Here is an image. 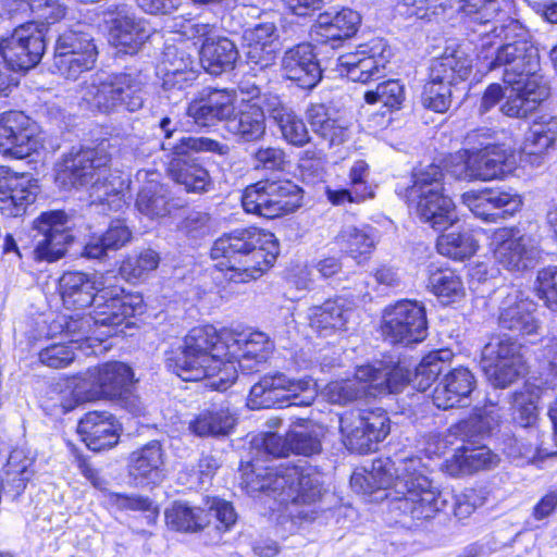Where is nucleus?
Masks as SVG:
<instances>
[{"label": "nucleus", "instance_id": "f257e3e1", "mask_svg": "<svg viewBox=\"0 0 557 557\" xmlns=\"http://www.w3.org/2000/svg\"><path fill=\"white\" fill-rule=\"evenodd\" d=\"M393 478L389 461L373 462L372 471L364 480L372 488L392 487L396 494L395 507L412 520H429L448 505V494L442 493L424 474L421 459L405 458L395 468Z\"/></svg>", "mask_w": 557, "mask_h": 557}, {"label": "nucleus", "instance_id": "f03ea898", "mask_svg": "<svg viewBox=\"0 0 557 557\" xmlns=\"http://www.w3.org/2000/svg\"><path fill=\"white\" fill-rule=\"evenodd\" d=\"M113 275L65 272L60 278V294L69 309L94 305L96 322L122 324L128 317L141 313L140 296L125 294Z\"/></svg>", "mask_w": 557, "mask_h": 557}, {"label": "nucleus", "instance_id": "7ed1b4c3", "mask_svg": "<svg viewBox=\"0 0 557 557\" xmlns=\"http://www.w3.org/2000/svg\"><path fill=\"white\" fill-rule=\"evenodd\" d=\"M227 347L222 330L212 325L191 329L182 348L166 358V367L183 381L212 379L211 386L226 389L237 379L233 362H225Z\"/></svg>", "mask_w": 557, "mask_h": 557}, {"label": "nucleus", "instance_id": "20e7f679", "mask_svg": "<svg viewBox=\"0 0 557 557\" xmlns=\"http://www.w3.org/2000/svg\"><path fill=\"white\" fill-rule=\"evenodd\" d=\"M280 253L273 233L257 227L238 228L219 237L211 248L216 268L226 271V278L246 283L260 277L273 265Z\"/></svg>", "mask_w": 557, "mask_h": 557}, {"label": "nucleus", "instance_id": "39448f33", "mask_svg": "<svg viewBox=\"0 0 557 557\" xmlns=\"http://www.w3.org/2000/svg\"><path fill=\"white\" fill-rule=\"evenodd\" d=\"M251 473L246 482L253 491L273 495L288 506V512L299 520H314L320 512L322 497L321 474L311 466H286L276 470L267 467L264 473L257 472V461L251 463Z\"/></svg>", "mask_w": 557, "mask_h": 557}, {"label": "nucleus", "instance_id": "423d86ee", "mask_svg": "<svg viewBox=\"0 0 557 557\" xmlns=\"http://www.w3.org/2000/svg\"><path fill=\"white\" fill-rule=\"evenodd\" d=\"M110 161L102 147L73 149L58 163L55 182L64 189L87 188L95 200L119 209L127 185L119 171L110 169Z\"/></svg>", "mask_w": 557, "mask_h": 557}, {"label": "nucleus", "instance_id": "0eeeda50", "mask_svg": "<svg viewBox=\"0 0 557 557\" xmlns=\"http://www.w3.org/2000/svg\"><path fill=\"white\" fill-rule=\"evenodd\" d=\"M494 23L495 21L491 23V28L482 32L476 28V33L481 36L482 49L494 45L490 40L491 36L499 39L502 44L487 69L488 71L503 69V81L506 84L519 83L518 77L537 70V51L529 40V32L519 21L508 17L499 26Z\"/></svg>", "mask_w": 557, "mask_h": 557}, {"label": "nucleus", "instance_id": "6e6552de", "mask_svg": "<svg viewBox=\"0 0 557 557\" xmlns=\"http://www.w3.org/2000/svg\"><path fill=\"white\" fill-rule=\"evenodd\" d=\"M162 150L169 152L168 171L171 178L184 186L188 193H206L212 185L209 171L193 153L212 152L227 156L230 146L209 137L182 136L175 143H164Z\"/></svg>", "mask_w": 557, "mask_h": 557}, {"label": "nucleus", "instance_id": "1a4fd4ad", "mask_svg": "<svg viewBox=\"0 0 557 557\" xmlns=\"http://www.w3.org/2000/svg\"><path fill=\"white\" fill-rule=\"evenodd\" d=\"M90 110L111 113L121 109L136 112L145 103L144 83L131 73H96L79 89Z\"/></svg>", "mask_w": 557, "mask_h": 557}, {"label": "nucleus", "instance_id": "9d476101", "mask_svg": "<svg viewBox=\"0 0 557 557\" xmlns=\"http://www.w3.org/2000/svg\"><path fill=\"white\" fill-rule=\"evenodd\" d=\"M301 202V188L289 180H261L247 186L242 196V205L247 213L267 219L289 214Z\"/></svg>", "mask_w": 557, "mask_h": 557}, {"label": "nucleus", "instance_id": "9b49d317", "mask_svg": "<svg viewBox=\"0 0 557 557\" xmlns=\"http://www.w3.org/2000/svg\"><path fill=\"white\" fill-rule=\"evenodd\" d=\"M318 395L311 377L292 380L283 373L263 376L250 388L248 405L251 409L293 406H310Z\"/></svg>", "mask_w": 557, "mask_h": 557}, {"label": "nucleus", "instance_id": "f8f14e48", "mask_svg": "<svg viewBox=\"0 0 557 557\" xmlns=\"http://www.w3.org/2000/svg\"><path fill=\"white\" fill-rule=\"evenodd\" d=\"M470 72L471 61L463 52L454 51L434 59L421 96L423 106L435 112L447 111L451 103V86L467 79Z\"/></svg>", "mask_w": 557, "mask_h": 557}, {"label": "nucleus", "instance_id": "ddd939ff", "mask_svg": "<svg viewBox=\"0 0 557 557\" xmlns=\"http://www.w3.org/2000/svg\"><path fill=\"white\" fill-rule=\"evenodd\" d=\"M97 58L98 50L88 27L77 24L58 37L52 67L60 76L76 81L95 67Z\"/></svg>", "mask_w": 557, "mask_h": 557}, {"label": "nucleus", "instance_id": "4468645a", "mask_svg": "<svg viewBox=\"0 0 557 557\" xmlns=\"http://www.w3.org/2000/svg\"><path fill=\"white\" fill-rule=\"evenodd\" d=\"M381 334L389 344L408 346L422 342L428 334L424 306L408 299L386 306L382 312Z\"/></svg>", "mask_w": 557, "mask_h": 557}, {"label": "nucleus", "instance_id": "2eb2a0df", "mask_svg": "<svg viewBox=\"0 0 557 557\" xmlns=\"http://www.w3.org/2000/svg\"><path fill=\"white\" fill-rule=\"evenodd\" d=\"M207 508L193 506L187 502H174L164 512L170 529L180 532H198L205 529L214 517L216 529L228 531L236 522L237 515L231 503L213 498Z\"/></svg>", "mask_w": 557, "mask_h": 557}, {"label": "nucleus", "instance_id": "dca6fc26", "mask_svg": "<svg viewBox=\"0 0 557 557\" xmlns=\"http://www.w3.org/2000/svg\"><path fill=\"white\" fill-rule=\"evenodd\" d=\"M74 221L62 210L41 212L33 221L34 256L38 261L53 262L62 258L74 239Z\"/></svg>", "mask_w": 557, "mask_h": 557}, {"label": "nucleus", "instance_id": "f3484780", "mask_svg": "<svg viewBox=\"0 0 557 557\" xmlns=\"http://www.w3.org/2000/svg\"><path fill=\"white\" fill-rule=\"evenodd\" d=\"M392 58V49L382 38H375L355 51L341 54L333 62V70L339 76L366 84L383 76Z\"/></svg>", "mask_w": 557, "mask_h": 557}, {"label": "nucleus", "instance_id": "a211bd4d", "mask_svg": "<svg viewBox=\"0 0 557 557\" xmlns=\"http://www.w3.org/2000/svg\"><path fill=\"white\" fill-rule=\"evenodd\" d=\"M46 23L29 22L16 27L1 39L0 54L13 70H29L37 65L46 50Z\"/></svg>", "mask_w": 557, "mask_h": 557}, {"label": "nucleus", "instance_id": "6ab92c4d", "mask_svg": "<svg viewBox=\"0 0 557 557\" xmlns=\"http://www.w3.org/2000/svg\"><path fill=\"white\" fill-rule=\"evenodd\" d=\"M484 422L482 419H471L462 421L455 425L454 433L462 436V441L467 443L458 448L450 459L446 461V469L450 475H466L480 470H488L496 467L499 462L498 455L494 454L485 445L474 446L472 441V430L483 432Z\"/></svg>", "mask_w": 557, "mask_h": 557}, {"label": "nucleus", "instance_id": "aec40b11", "mask_svg": "<svg viewBox=\"0 0 557 557\" xmlns=\"http://www.w3.org/2000/svg\"><path fill=\"white\" fill-rule=\"evenodd\" d=\"M38 126L21 111L0 115V153L13 159H24L41 148Z\"/></svg>", "mask_w": 557, "mask_h": 557}, {"label": "nucleus", "instance_id": "412c9836", "mask_svg": "<svg viewBox=\"0 0 557 557\" xmlns=\"http://www.w3.org/2000/svg\"><path fill=\"white\" fill-rule=\"evenodd\" d=\"M104 16L109 25L110 42L120 52L129 54L137 52L151 35L149 23L137 17L125 4L109 7Z\"/></svg>", "mask_w": 557, "mask_h": 557}, {"label": "nucleus", "instance_id": "4be33fe9", "mask_svg": "<svg viewBox=\"0 0 557 557\" xmlns=\"http://www.w3.org/2000/svg\"><path fill=\"white\" fill-rule=\"evenodd\" d=\"M222 338L227 347L225 362H233L237 370L247 373L265 362L273 350V343L262 332L236 333L223 329Z\"/></svg>", "mask_w": 557, "mask_h": 557}, {"label": "nucleus", "instance_id": "5701e85b", "mask_svg": "<svg viewBox=\"0 0 557 557\" xmlns=\"http://www.w3.org/2000/svg\"><path fill=\"white\" fill-rule=\"evenodd\" d=\"M493 245L495 261L511 272L532 269L541 258L539 243L532 236H515L506 228L495 234Z\"/></svg>", "mask_w": 557, "mask_h": 557}, {"label": "nucleus", "instance_id": "b1692460", "mask_svg": "<svg viewBox=\"0 0 557 557\" xmlns=\"http://www.w3.org/2000/svg\"><path fill=\"white\" fill-rule=\"evenodd\" d=\"M38 193V183L30 175L0 166V211L3 215L22 216L35 202Z\"/></svg>", "mask_w": 557, "mask_h": 557}, {"label": "nucleus", "instance_id": "393cba45", "mask_svg": "<svg viewBox=\"0 0 557 557\" xmlns=\"http://www.w3.org/2000/svg\"><path fill=\"white\" fill-rule=\"evenodd\" d=\"M535 311L536 304L533 300L519 288L509 287L499 304V326L518 334H534L540 327Z\"/></svg>", "mask_w": 557, "mask_h": 557}, {"label": "nucleus", "instance_id": "a878e982", "mask_svg": "<svg viewBox=\"0 0 557 557\" xmlns=\"http://www.w3.org/2000/svg\"><path fill=\"white\" fill-rule=\"evenodd\" d=\"M236 95L227 89H211L191 100L186 115L201 127H210L224 121L227 123L235 112Z\"/></svg>", "mask_w": 557, "mask_h": 557}, {"label": "nucleus", "instance_id": "bb28decb", "mask_svg": "<svg viewBox=\"0 0 557 557\" xmlns=\"http://www.w3.org/2000/svg\"><path fill=\"white\" fill-rule=\"evenodd\" d=\"M282 71L287 79L305 89L313 88L321 79L322 70L310 44H300L285 51Z\"/></svg>", "mask_w": 557, "mask_h": 557}, {"label": "nucleus", "instance_id": "cd10ccee", "mask_svg": "<svg viewBox=\"0 0 557 557\" xmlns=\"http://www.w3.org/2000/svg\"><path fill=\"white\" fill-rule=\"evenodd\" d=\"M120 424L107 411L87 412L77 426L86 446L94 451H101L115 446L120 438Z\"/></svg>", "mask_w": 557, "mask_h": 557}, {"label": "nucleus", "instance_id": "c85d7f7f", "mask_svg": "<svg viewBox=\"0 0 557 557\" xmlns=\"http://www.w3.org/2000/svg\"><path fill=\"white\" fill-rule=\"evenodd\" d=\"M157 171L139 170L136 181L145 183L136 199L137 210L149 219L163 218L171 213L174 205L168 188L159 182Z\"/></svg>", "mask_w": 557, "mask_h": 557}, {"label": "nucleus", "instance_id": "c756f323", "mask_svg": "<svg viewBox=\"0 0 557 557\" xmlns=\"http://www.w3.org/2000/svg\"><path fill=\"white\" fill-rule=\"evenodd\" d=\"M475 387L471 371L460 367L449 371L435 386L432 394L433 404L440 409L465 406Z\"/></svg>", "mask_w": 557, "mask_h": 557}, {"label": "nucleus", "instance_id": "7c9ffc66", "mask_svg": "<svg viewBox=\"0 0 557 557\" xmlns=\"http://www.w3.org/2000/svg\"><path fill=\"white\" fill-rule=\"evenodd\" d=\"M371 373L370 366H360L356 369L352 377L327 383L322 389V397L329 403L339 406L349 405L368 396L374 397L369 381Z\"/></svg>", "mask_w": 557, "mask_h": 557}, {"label": "nucleus", "instance_id": "2f4dec72", "mask_svg": "<svg viewBox=\"0 0 557 557\" xmlns=\"http://www.w3.org/2000/svg\"><path fill=\"white\" fill-rule=\"evenodd\" d=\"M278 36L273 23H261L244 32L245 54L247 62L265 69L275 59V41Z\"/></svg>", "mask_w": 557, "mask_h": 557}, {"label": "nucleus", "instance_id": "473e14b6", "mask_svg": "<svg viewBox=\"0 0 557 557\" xmlns=\"http://www.w3.org/2000/svg\"><path fill=\"white\" fill-rule=\"evenodd\" d=\"M351 314L346 299L337 297L325 300L321 305L308 309L309 325L315 332L326 336L335 331L344 330Z\"/></svg>", "mask_w": 557, "mask_h": 557}, {"label": "nucleus", "instance_id": "72a5a7b5", "mask_svg": "<svg viewBox=\"0 0 557 557\" xmlns=\"http://www.w3.org/2000/svg\"><path fill=\"white\" fill-rule=\"evenodd\" d=\"M164 453L158 441H151L133 451L129 457V475L138 484L157 483L162 478Z\"/></svg>", "mask_w": 557, "mask_h": 557}, {"label": "nucleus", "instance_id": "f704fd0d", "mask_svg": "<svg viewBox=\"0 0 557 557\" xmlns=\"http://www.w3.org/2000/svg\"><path fill=\"white\" fill-rule=\"evenodd\" d=\"M264 108L287 143L297 147H302L309 143V132L302 119L293 109L283 104L277 97H267Z\"/></svg>", "mask_w": 557, "mask_h": 557}, {"label": "nucleus", "instance_id": "c9c22d12", "mask_svg": "<svg viewBox=\"0 0 557 557\" xmlns=\"http://www.w3.org/2000/svg\"><path fill=\"white\" fill-rule=\"evenodd\" d=\"M224 127L238 143L258 141L263 138L267 128L263 109L248 103L234 113Z\"/></svg>", "mask_w": 557, "mask_h": 557}, {"label": "nucleus", "instance_id": "e433bc0d", "mask_svg": "<svg viewBox=\"0 0 557 557\" xmlns=\"http://www.w3.org/2000/svg\"><path fill=\"white\" fill-rule=\"evenodd\" d=\"M361 23L358 12L344 8L341 11H326L319 14L315 33L325 41H341L352 37Z\"/></svg>", "mask_w": 557, "mask_h": 557}, {"label": "nucleus", "instance_id": "4c0bfd02", "mask_svg": "<svg viewBox=\"0 0 557 557\" xmlns=\"http://www.w3.org/2000/svg\"><path fill=\"white\" fill-rule=\"evenodd\" d=\"M236 45L228 38L210 37L202 42L200 62L202 67L212 75L232 71L238 60Z\"/></svg>", "mask_w": 557, "mask_h": 557}, {"label": "nucleus", "instance_id": "58836bf2", "mask_svg": "<svg viewBox=\"0 0 557 557\" xmlns=\"http://www.w3.org/2000/svg\"><path fill=\"white\" fill-rule=\"evenodd\" d=\"M511 156L500 146L486 144L470 153L475 181H490L504 175L510 170Z\"/></svg>", "mask_w": 557, "mask_h": 557}, {"label": "nucleus", "instance_id": "ea45409f", "mask_svg": "<svg viewBox=\"0 0 557 557\" xmlns=\"http://www.w3.org/2000/svg\"><path fill=\"white\" fill-rule=\"evenodd\" d=\"M235 422V416L227 405L213 404L189 422V430L198 436L226 435Z\"/></svg>", "mask_w": 557, "mask_h": 557}, {"label": "nucleus", "instance_id": "a19ab883", "mask_svg": "<svg viewBox=\"0 0 557 557\" xmlns=\"http://www.w3.org/2000/svg\"><path fill=\"white\" fill-rule=\"evenodd\" d=\"M335 244L358 263L366 260L375 247L372 228L368 225L345 223L334 237Z\"/></svg>", "mask_w": 557, "mask_h": 557}, {"label": "nucleus", "instance_id": "79ce46f5", "mask_svg": "<svg viewBox=\"0 0 557 557\" xmlns=\"http://www.w3.org/2000/svg\"><path fill=\"white\" fill-rule=\"evenodd\" d=\"M95 370L94 377L98 379V392H94V395H103L104 398L121 397L133 381L132 369L123 362H107Z\"/></svg>", "mask_w": 557, "mask_h": 557}, {"label": "nucleus", "instance_id": "37998d69", "mask_svg": "<svg viewBox=\"0 0 557 557\" xmlns=\"http://www.w3.org/2000/svg\"><path fill=\"white\" fill-rule=\"evenodd\" d=\"M422 198L428 201V212L423 213V211L420 210L419 199L410 200L409 206L414 208L421 221L430 224L434 230L447 228L458 221L455 203L449 197L445 196L443 191L436 193V198H431L430 195H425Z\"/></svg>", "mask_w": 557, "mask_h": 557}, {"label": "nucleus", "instance_id": "c03bdc74", "mask_svg": "<svg viewBox=\"0 0 557 557\" xmlns=\"http://www.w3.org/2000/svg\"><path fill=\"white\" fill-rule=\"evenodd\" d=\"M369 366L372 368L369 381L374 397L383 393H398L405 385L411 384L412 372L400 362L397 364L377 362Z\"/></svg>", "mask_w": 557, "mask_h": 557}, {"label": "nucleus", "instance_id": "a18cd8bd", "mask_svg": "<svg viewBox=\"0 0 557 557\" xmlns=\"http://www.w3.org/2000/svg\"><path fill=\"white\" fill-rule=\"evenodd\" d=\"M443 171L434 164H428L416 169L412 173V185L408 188V201L419 199L420 210L426 211V200L422 197L430 195L436 198V193L443 191Z\"/></svg>", "mask_w": 557, "mask_h": 557}, {"label": "nucleus", "instance_id": "49530a36", "mask_svg": "<svg viewBox=\"0 0 557 557\" xmlns=\"http://www.w3.org/2000/svg\"><path fill=\"white\" fill-rule=\"evenodd\" d=\"M429 273L428 286L443 304L456 302L463 298V283L454 270L431 265Z\"/></svg>", "mask_w": 557, "mask_h": 557}, {"label": "nucleus", "instance_id": "de8ad7c7", "mask_svg": "<svg viewBox=\"0 0 557 557\" xmlns=\"http://www.w3.org/2000/svg\"><path fill=\"white\" fill-rule=\"evenodd\" d=\"M307 116L312 131L326 140L330 146L341 145L346 140V127L329 116L324 104H311L307 110Z\"/></svg>", "mask_w": 557, "mask_h": 557}, {"label": "nucleus", "instance_id": "09e8293b", "mask_svg": "<svg viewBox=\"0 0 557 557\" xmlns=\"http://www.w3.org/2000/svg\"><path fill=\"white\" fill-rule=\"evenodd\" d=\"M450 359L449 350L431 351L414 368L411 385L418 391H425L444 371Z\"/></svg>", "mask_w": 557, "mask_h": 557}, {"label": "nucleus", "instance_id": "8fccbe9b", "mask_svg": "<svg viewBox=\"0 0 557 557\" xmlns=\"http://www.w3.org/2000/svg\"><path fill=\"white\" fill-rule=\"evenodd\" d=\"M542 388L532 382H527L512 395L515 419L523 426H531L537 419V403Z\"/></svg>", "mask_w": 557, "mask_h": 557}, {"label": "nucleus", "instance_id": "3c124183", "mask_svg": "<svg viewBox=\"0 0 557 557\" xmlns=\"http://www.w3.org/2000/svg\"><path fill=\"white\" fill-rule=\"evenodd\" d=\"M478 247V242L468 231L442 234L436 242L438 253L459 261L471 258Z\"/></svg>", "mask_w": 557, "mask_h": 557}, {"label": "nucleus", "instance_id": "603ef678", "mask_svg": "<svg viewBox=\"0 0 557 557\" xmlns=\"http://www.w3.org/2000/svg\"><path fill=\"white\" fill-rule=\"evenodd\" d=\"M355 411H348L339 418V431L345 446L358 454H366L373 449L372 440L367 434L366 428L359 425Z\"/></svg>", "mask_w": 557, "mask_h": 557}, {"label": "nucleus", "instance_id": "864d4df0", "mask_svg": "<svg viewBox=\"0 0 557 557\" xmlns=\"http://www.w3.org/2000/svg\"><path fill=\"white\" fill-rule=\"evenodd\" d=\"M457 10L468 17L472 32H478L476 26L487 27L500 13L496 0H458Z\"/></svg>", "mask_w": 557, "mask_h": 557}, {"label": "nucleus", "instance_id": "5fc2aeb1", "mask_svg": "<svg viewBox=\"0 0 557 557\" xmlns=\"http://www.w3.org/2000/svg\"><path fill=\"white\" fill-rule=\"evenodd\" d=\"M519 349V345L508 337L493 338L482 349L481 368H491L496 363L522 361Z\"/></svg>", "mask_w": 557, "mask_h": 557}, {"label": "nucleus", "instance_id": "6e6d98bb", "mask_svg": "<svg viewBox=\"0 0 557 557\" xmlns=\"http://www.w3.org/2000/svg\"><path fill=\"white\" fill-rule=\"evenodd\" d=\"M95 368L88 369L85 373L79 374L73 379L71 384V399L60 401L61 412L66 413L72 410L78 403L90 401L102 398L103 395H94V392H98L97 383L98 379L94 377Z\"/></svg>", "mask_w": 557, "mask_h": 557}, {"label": "nucleus", "instance_id": "4d7b16f0", "mask_svg": "<svg viewBox=\"0 0 557 557\" xmlns=\"http://www.w3.org/2000/svg\"><path fill=\"white\" fill-rule=\"evenodd\" d=\"M405 100V87L398 79H387L377 84L374 89L364 92V101L369 104L381 103L395 110Z\"/></svg>", "mask_w": 557, "mask_h": 557}, {"label": "nucleus", "instance_id": "13d9d810", "mask_svg": "<svg viewBox=\"0 0 557 557\" xmlns=\"http://www.w3.org/2000/svg\"><path fill=\"white\" fill-rule=\"evenodd\" d=\"M111 326L112 324H102L96 322L95 310L87 315L70 317L64 322L63 335L67 338L69 344L76 348H83V344L91 339L92 326Z\"/></svg>", "mask_w": 557, "mask_h": 557}, {"label": "nucleus", "instance_id": "bf43d9fd", "mask_svg": "<svg viewBox=\"0 0 557 557\" xmlns=\"http://www.w3.org/2000/svg\"><path fill=\"white\" fill-rule=\"evenodd\" d=\"M7 7L12 13H36L46 21L55 22L64 16L65 9L50 0H7Z\"/></svg>", "mask_w": 557, "mask_h": 557}, {"label": "nucleus", "instance_id": "052dcab7", "mask_svg": "<svg viewBox=\"0 0 557 557\" xmlns=\"http://www.w3.org/2000/svg\"><path fill=\"white\" fill-rule=\"evenodd\" d=\"M358 416L359 425L366 428L367 434L372 440L373 446L382 442L389 433V418L387 413L381 409H367L355 411Z\"/></svg>", "mask_w": 557, "mask_h": 557}, {"label": "nucleus", "instance_id": "680f3d73", "mask_svg": "<svg viewBox=\"0 0 557 557\" xmlns=\"http://www.w3.org/2000/svg\"><path fill=\"white\" fill-rule=\"evenodd\" d=\"M455 3L458 4V0H400L397 10L408 17L429 18Z\"/></svg>", "mask_w": 557, "mask_h": 557}, {"label": "nucleus", "instance_id": "e2e57ef3", "mask_svg": "<svg viewBox=\"0 0 557 557\" xmlns=\"http://www.w3.org/2000/svg\"><path fill=\"white\" fill-rule=\"evenodd\" d=\"M160 263V256L152 249H145L137 256L128 257L123 261L121 271L131 278H141L154 271Z\"/></svg>", "mask_w": 557, "mask_h": 557}, {"label": "nucleus", "instance_id": "0e129e2a", "mask_svg": "<svg viewBox=\"0 0 557 557\" xmlns=\"http://www.w3.org/2000/svg\"><path fill=\"white\" fill-rule=\"evenodd\" d=\"M519 83L513 85L527 99L528 101H534V107L537 108L540 103L546 100L550 95V87L548 82L535 71L530 74H524L522 77H518Z\"/></svg>", "mask_w": 557, "mask_h": 557}, {"label": "nucleus", "instance_id": "69168bd1", "mask_svg": "<svg viewBox=\"0 0 557 557\" xmlns=\"http://www.w3.org/2000/svg\"><path fill=\"white\" fill-rule=\"evenodd\" d=\"M523 369V361H510L492 364L491 368L482 370L494 387L505 388L522 374Z\"/></svg>", "mask_w": 557, "mask_h": 557}, {"label": "nucleus", "instance_id": "338daca9", "mask_svg": "<svg viewBox=\"0 0 557 557\" xmlns=\"http://www.w3.org/2000/svg\"><path fill=\"white\" fill-rule=\"evenodd\" d=\"M76 347L65 343H54L39 351L40 363L52 369L65 368L75 359Z\"/></svg>", "mask_w": 557, "mask_h": 557}, {"label": "nucleus", "instance_id": "774afa93", "mask_svg": "<svg viewBox=\"0 0 557 557\" xmlns=\"http://www.w3.org/2000/svg\"><path fill=\"white\" fill-rule=\"evenodd\" d=\"M537 293L546 306L557 312V268L549 267L539 272Z\"/></svg>", "mask_w": 557, "mask_h": 557}]
</instances>
